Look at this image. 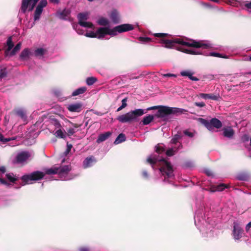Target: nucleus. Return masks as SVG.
<instances>
[{
    "label": "nucleus",
    "instance_id": "obj_1",
    "mask_svg": "<svg viewBox=\"0 0 251 251\" xmlns=\"http://www.w3.org/2000/svg\"><path fill=\"white\" fill-rule=\"evenodd\" d=\"M182 138L180 133L175 135L172 139L168 149H165L162 145H158L155 147V152L150 155L147 159L152 168L157 170L163 182L172 183L174 179V171L172 165L162 156L165 152L166 155L171 156L174 155L182 146L180 142Z\"/></svg>",
    "mask_w": 251,
    "mask_h": 251
},
{
    "label": "nucleus",
    "instance_id": "obj_2",
    "mask_svg": "<svg viewBox=\"0 0 251 251\" xmlns=\"http://www.w3.org/2000/svg\"><path fill=\"white\" fill-rule=\"evenodd\" d=\"M153 35L154 37L160 38L159 42L160 44H164L163 47L166 48L175 49L176 50L190 54H202L223 58H228L227 55H223L219 53L211 52L208 54L203 52L201 49H208L212 47L211 44L207 42L197 41L182 37H175L171 39H165L164 37L168 36V34L164 33H154Z\"/></svg>",
    "mask_w": 251,
    "mask_h": 251
},
{
    "label": "nucleus",
    "instance_id": "obj_3",
    "mask_svg": "<svg viewBox=\"0 0 251 251\" xmlns=\"http://www.w3.org/2000/svg\"><path fill=\"white\" fill-rule=\"evenodd\" d=\"M203 207L197 209L194 217L195 224L202 235L205 237H212L214 236L213 229L215 226V221L204 216Z\"/></svg>",
    "mask_w": 251,
    "mask_h": 251
},
{
    "label": "nucleus",
    "instance_id": "obj_4",
    "mask_svg": "<svg viewBox=\"0 0 251 251\" xmlns=\"http://www.w3.org/2000/svg\"><path fill=\"white\" fill-rule=\"evenodd\" d=\"M71 170L70 165L60 166L59 167H53L47 169L46 173L48 175L57 174L60 179L69 180L73 179L77 176L69 173Z\"/></svg>",
    "mask_w": 251,
    "mask_h": 251
},
{
    "label": "nucleus",
    "instance_id": "obj_5",
    "mask_svg": "<svg viewBox=\"0 0 251 251\" xmlns=\"http://www.w3.org/2000/svg\"><path fill=\"white\" fill-rule=\"evenodd\" d=\"M146 112H145L143 109H136L118 116L117 120L122 123H130L134 121H137L138 118L142 116Z\"/></svg>",
    "mask_w": 251,
    "mask_h": 251
},
{
    "label": "nucleus",
    "instance_id": "obj_6",
    "mask_svg": "<svg viewBox=\"0 0 251 251\" xmlns=\"http://www.w3.org/2000/svg\"><path fill=\"white\" fill-rule=\"evenodd\" d=\"M108 35L111 37L117 35L118 33H121L125 32L132 30L134 29V25L129 24H122L110 28L107 27Z\"/></svg>",
    "mask_w": 251,
    "mask_h": 251
},
{
    "label": "nucleus",
    "instance_id": "obj_7",
    "mask_svg": "<svg viewBox=\"0 0 251 251\" xmlns=\"http://www.w3.org/2000/svg\"><path fill=\"white\" fill-rule=\"evenodd\" d=\"M45 174L40 171H35L29 174L25 175L21 177L24 185L31 184L34 181H37L43 178Z\"/></svg>",
    "mask_w": 251,
    "mask_h": 251
},
{
    "label": "nucleus",
    "instance_id": "obj_8",
    "mask_svg": "<svg viewBox=\"0 0 251 251\" xmlns=\"http://www.w3.org/2000/svg\"><path fill=\"white\" fill-rule=\"evenodd\" d=\"M108 35L107 27H100L95 31L86 32L84 35L90 38H96L99 39H103L106 35Z\"/></svg>",
    "mask_w": 251,
    "mask_h": 251
},
{
    "label": "nucleus",
    "instance_id": "obj_9",
    "mask_svg": "<svg viewBox=\"0 0 251 251\" xmlns=\"http://www.w3.org/2000/svg\"><path fill=\"white\" fill-rule=\"evenodd\" d=\"M200 122L203 125L209 130L213 131L214 127L220 128L222 126V122L216 118H212L210 121L200 118Z\"/></svg>",
    "mask_w": 251,
    "mask_h": 251
},
{
    "label": "nucleus",
    "instance_id": "obj_10",
    "mask_svg": "<svg viewBox=\"0 0 251 251\" xmlns=\"http://www.w3.org/2000/svg\"><path fill=\"white\" fill-rule=\"evenodd\" d=\"M39 0H22L20 12L25 13L27 10H32Z\"/></svg>",
    "mask_w": 251,
    "mask_h": 251
},
{
    "label": "nucleus",
    "instance_id": "obj_11",
    "mask_svg": "<svg viewBox=\"0 0 251 251\" xmlns=\"http://www.w3.org/2000/svg\"><path fill=\"white\" fill-rule=\"evenodd\" d=\"M31 156L29 151H22L18 152L15 157V162L20 164H25Z\"/></svg>",
    "mask_w": 251,
    "mask_h": 251
},
{
    "label": "nucleus",
    "instance_id": "obj_12",
    "mask_svg": "<svg viewBox=\"0 0 251 251\" xmlns=\"http://www.w3.org/2000/svg\"><path fill=\"white\" fill-rule=\"evenodd\" d=\"M88 13L87 12L80 13L77 15L78 24L81 27L86 28H92L93 27V25L91 23L86 21L88 18Z\"/></svg>",
    "mask_w": 251,
    "mask_h": 251
},
{
    "label": "nucleus",
    "instance_id": "obj_13",
    "mask_svg": "<svg viewBox=\"0 0 251 251\" xmlns=\"http://www.w3.org/2000/svg\"><path fill=\"white\" fill-rule=\"evenodd\" d=\"M47 0H41L38 5H37L34 16V21H38L40 18V16L43 12V8L46 7L47 5Z\"/></svg>",
    "mask_w": 251,
    "mask_h": 251
},
{
    "label": "nucleus",
    "instance_id": "obj_14",
    "mask_svg": "<svg viewBox=\"0 0 251 251\" xmlns=\"http://www.w3.org/2000/svg\"><path fill=\"white\" fill-rule=\"evenodd\" d=\"M170 115L169 107L162 106L159 107L155 114V116L166 120Z\"/></svg>",
    "mask_w": 251,
    "mask_h": 251
},
{
    "label": "nucleus",
    "instance_id": "obj_15",
    "mask_svg": "<svg viewBox=\"0 0 251 251\" xmlns=\"http://www.w3.org/2000/svg\"><path fill=\"white\" fill-rule=\"evenodd\" d=\"M243 230L237 223H234L233 235L235 240H239L242 237Z\"/></svg>",
    "mask_w": 251,
    "mask_h": 251
},
{
    "label": "nucleus",
    "instance_id": "obj_16",
    "mask_svg": "<svg viewBox=\"0 0 251 251\" xmlns=\"http://www.w3.org/2000/svg\"><path fill=\"white\" fill-rule=\"evenodd\" d=\"M83 105L80 102H75L67 106L68 110L72 112H80L82 110Z\"/></svg>",
    "mask_w": 251,
    "mask_h": 251
},
{
    "label": "nucleus",
    "instance_id": "obj_17",
    "mask_svg": "<svg viewBox=\"0 0 251 251\" xmlns=\"http://www.w3.org/2000/svg\"><path fill=\"white\" fill-rule=\"evenodd\" d=\"M33 56V51L28 48L25 49L20 54L19 58L22 61L27 60Z\"/></svg>",
    "mask_w": 251,
    "mask_h": 251
},
{
    "label": "nucleus",
    "instance_id": "obj_18",
    "mask_svg": "<svg viewBox=\"0 0 251 251\" xmlns=\"http://www.w3.org/2000/svg\"><path fill=\"white\" fill-rule=\"evenodd\" d=\"M96 162L97 160L93 156L87 157L83 162V167L84 169L90 168L93 166Z\"/></svg>",
    "mask_w": 251,
    "mask_h": 251
},
{
    "label": "nucleus",
    "instance_id": "obj_19",
    "mask_svg": "<svg viewBox=\"0 0 251 251\" xmlns=\"http://www.w3.org/2000/svg\"><path fill=\"white\" fill-rule=\"evenodd\" d=\"M194 74V72L190 70L182 71L180 72V75L183 76H187L189 78L193 81H197L199 80V79L195 76H193V75Z\"/></svg>",
    "mask_w": 251,
    "mask_h": 251
},
{
    "label": "nucleus",
    "instance_id": "obj_20",
    "mask_svg": "<svg viewBox=\"0 0 251 251\" xmlns=\"http://www.w3.org/2000/svg\"><path fill=\"white\" fill-rule=\"evenodd\" d=\"M194 74V72L190 70L182 71L180 72V75L183 76H187L189 78L193 81H197L199 80V79L195 76H193V75Z\"/></svg>",
    "mask_w": 251,
    "mask_h": 251
},
{
    "label": "nucleus",
    "instance_id": "obj_21",
    "mask_svg": "<svg viewBox=\"0 0 251 251\" xmlns=\"http://www.w3.org/2000/svg\"><path fill=\"white\" fill-rule=\"evenodd\" d=\"M194 74V72L190 70L182 71L180 72V75L183 76H187L189 78L193 81H197L199 80V79L195 76H193V75Z\"/></svg>",
    "mask_w": 251,
    "mask_h": 251
},
{
    "label": "nucleus",
    "instance_id": "obj_22",
    "mask_svg": "<svg viewBox=\"0 0 251 251\" xmlns=\"http://www.w3.org/2000/svg\"><path fill=\"white\" fill-rule=\"evenodd\" d=\"M199 97L204 100L210 99L214 100H218L220 98L219 95H214L213 94L200 93Z\"/></svg>",
    "mask_w": 251,
    "mask_h": 251
},
{
    "label": "nucleus",
    "instance_id": "obj_23",
    "mask_svg": "<svg viewBox=\"0 0 251 251\" xmlns=\"http://www.w3.org/2000/svg\"><path fill=\"white\" fill-rule=\"evenodd\" d=\"M222 131L223 135L228 138H231L234 134V130L230 126L224 127Z\"/></svg>",
    "mask_w": 251,
    "mask_h": 251
},
{
    "label": "nucleus",
    "instance_id": "obj_24",
    "mask_svg": "<svg viewBox=\"0 0 251 251\" xmlns=\"http://www.w3.org/2000/svg\"><path fill=\"white\" fill-rule=\"evenodd\" d=\"M109 17L112 22L115 24L119 23L120 21V17L119 12L116 9H113L109 15Z\"/></svg>",
    "mask_w": 251,
    "mask_h": 251
},
{
    "label": "nucleus",
    "instance_id": "obj_25",
    "mask_svg": "<svg viewBox=\"0 0 251 251\" xmlns=\"http://www.w3.org/2000/svg\"><path fill=\"white\" fill-rule=\"evenodd\" d=\"M32 51L33 56L38 58H42L44 57V55L46 53L47 50L43 48H38Z\"/></svg>",
    "mask_w": 251,
    "mask_h": 251
},
{
    "label": "nucleus",
    "instance_id": "obj_26",
    "mask_svg": "<svg viewBox=\"0 0 251 251\" xmlns=\"http://www.w3.org/2000/svg\"><path fill=\"white\" fill-rule=\"evenodd\" d=\"M70 11L69 9H64L57 13V16L61 19L67 20L69 18Z\"/></svg>",
    "mask_w": 251,
    "mask_h": 251
},
{
    "label": "nucleus",
    "instance_id": "obj_27",
    "mask_svg": "<svg viewBox=\"0 0 251 251\" xmlns=\"http://www.w3.org/2000/svg\"><path fill=\"white\" fill-rule=\"evenodd\" d=\"M111 133L109 131L100 134L97 140V142L98 143H100L104 141L107 139H108V138L111 135Z\"/></svg>",
    "mask_w": 251,
    "mask_h": 251
},
{
    "label": "nucleus",
    "instance_id": "obj_28",
    "mask_svg": "<svg viewBox=\"0 0 251 251\" xmlns=\"http://www.w3.org/2000/svg\"><path fill=\"white\" fill-rule=\"evenodd\" d=\"M50 132L52 133L56 137L59 138H62L64 139L66 138V133L64 131H63V130L61 129V128H59L58 129H57L55 132L54 131H50Z\"/></svg>",
    "mask_w": 251,
    "mask_h": 251
},
{
    "label": "nucleus",
    "instance_id": "obj_29",
    "mask_svg": "<svg viewBox=\"0 0 251 251\" xmlns=\"http://www.w3.org/2000/svg\"><path fill=\"white\" fill-rule=\"evenodd\" d=\"M227 185L222 183L210 188V191L211 192H215L216 191H222L225 190L226 188H227Z\"/></svg>",
    "mask_w": 251,
    "mask_h": 251
},
{
    "label": "nucleus",
    "instance_id": "obj_30",
    "mask_svg": "<svg viewBox=\"0 0 251 251\" xmlns=\"http://www.w3.org/2000/svg\"><path fill=\"white\" fill-rule=\"evenodd\" d=\"M185 110L176 107H169V112L171 114H176V115L182 114Z\"/></svg>",
    "mask_w": 251,
    "mask_h": 251
},
{
    "label": "nucleus",
    "instance_id": "obj_31",
    "mask_svg": "<svg viewBox=\"0 0 251 251\" xmlns=\"http://www.w3.org/2000/svg\"><path fill=\"white\" fill-rule=\"evenodd\" d=\"M86 90H87V88L86 87H82L76 89L73 92L72 96L75 97V96L79 95L80 94H83L84 92H85L86 91Z\"/></svg>",
    "mask_w": 251,
    "mask_h": 251
},
{
    "label": "nucleus",
    "instance_id": "obj_32",
    "mask_svg": "<svg viewBox=\"0 0 251 251\" xmlns=\"http://www.w3.org/2000/svg\"><path fill=\"white\" fill-rule=\"evenodd\" d=\"M97 23L100 25L102 26H106L108 25L109 24V20L104 17H100L97 21ZM106 27V26H104Z\"/></svg>",
    "mask_w": 251,
    "mask_h": 251
},
{
    "label": "nucleus",
    "instance_id": "obj_33",
    "mask_svg": "<svg viewBox=\"0 0 251 251\" xmlns=\"http://www.w3.org/2000/svg\"><path fill=\"white\" fill-rule=\"evenodd\" d=\"M126 137L125 135L123 133H121L116 138L114 143L115 145H117L124 142L125 141H126Z\"/></svg>",
    "mask_w": 251,
    "mask_h": 251
},
{
    "label": "nucleus",
    "instance_id": "obj_34",
    "mask_svg": "<svg viewBox=\"0 0 251 251\" xmlns=\"http://www.w3.org/2000/svg\"><path fill=\"white\" fill-rule=\"evenodd\" d=\"M154 116L151 115H149L144 117L142 122L144 125H147L151 123L153 120Z\"/></svg>",
    "mask_w": 251,
    "mask_h": 251
},
{
    "label": "nucleus",
    "instance_id": "obj_35",
    "mask_svg": "<svg viewBox=\"0 0 251 251\" xmlns=\"http://www.w3.org/2000/svg\"><path fill=\"white\" fill-rule=\"evenodd\" d=\"M16 114L20 117L24 121L26 119V115L25 111L22 109H18L16 111Z\"/></svg>",
    "mask_w": 251,
    "mask_h": 251
},
{
    "label": "nucleus",
    "instance_id": "obj_36",
    "mask_svg": "<svg viewBox=\"0 0 251 251\" xmlns=\"http://www.w3.org/2000/svg\"><path fill=\"white\" fill-rule=\"evenodd\" d=\"M50 125L54 127L55 130L61 128L62 126L60 123L56 119H51L50 121Z\"/></svg>",
    "mask_w": 251,
    "mask_h": 251
},
{
    "label": "nucleus",
    "instance_id": "obj_37",
    "mask_svg": "<svg viewBox=\"0 0 251 251\" xmlns=\"http://www.w3.org/2000/svg\"><path fill=\"white\" fill-rule=\"evenodd\" d=\"M6 177L7 180L11 182H14L17 180V178L13 173H8L6 174Z\"/></svg>",
    "mask_w": 251,
    "mask_h": 251
},
{
    "label": "nucleus",
    "instance_id": "obj_38",
    "mask_svg": "<svg viewBox=\"0 0 251 251\" xmlns=\"http://www.w3.org/2000/svg\"><path fill=\"white\" fill-rule=\"evenodd\" d=\"M80 26L79 24L73 25V28L76 32L79 35H83L84 34V30L81 29Z\"/></svg>",
    "mask_w": 251,
    "mask_h": 251
},
{
    "label": "nucleus",
    "instance_id": "obj_39",
    "mask_svg": "<svg viewBox=\"0 0 251 251\" xmlns=\"http://www.w3.org/2000/svg\"><path fill=\"white\" fill-rule=\"evenodd\" d=\"M138 40L142 44H147L151 41V38L147 37H140Z\"/></svg>",
    "mask_w": 251,
    "mask_h": 251
},
{
    "label": "nucleus",
    "instance_id": "obj_40",
    "mask_svg": "<svg viewBox=\"0 0 251 251\" xmlns=\"http://www.w3.org/2000/svg\"><path fill=\"white\" fill-rule=\"evenodd\" d=\"M97 79L96 77H89L86 79V83L88 85H92L97 81Z\"/></svg>",
    "mask_w": 251,
    "mask_h": 251
},
{
    "label": "nucleus",
    "instance_id": "obj_41",
    "mask_svg": "<svg viewBox=\"0 0 251 251\" xmlns=\"http://www.w3.org/2000/svg\"><path fill=\"white\" fill-rule=\"evenodd\" d=\"M6 44L7 46V50L10 51L14 46V44L11 37L8 38Z\"/></svg>",
    "mask_w": 251,
    "mask_h": 251
},
{
    "label": "nucleus",
    "instance_id": "obj_42",
    "mask_svg": "<svg viewBox=\"0 0 251 251\" xmlns=\"http://www.w3.org/2000/svg\"><path fill=\"white\" fill-rule=\"evenodd\" d=\"M22 44L21 42L18 43L16 46L11 51L12 54H14L16 52L19 51L21 47Z\"/></svg>",
    "mask_w": 251,
    "mask_h": 251
},
{
    "label": "nucleus",
    "instance_id": "obj_43",
    "mask_svg": "<svg viewBox=\"0 0 251 251\" xmlns=\"http://www.w3.org/2000/svg\"><path fill=\"white\" fill-rule=\"evenodd\" d=\"M7 75V71L5 68L0 70V79L5 77Z\"/></svg>",
    "mask_w": 251,
    "mask_h": 251
},
{
    "label": "nucleus",
    "instance_id": "obj_44",
    "mask_svg": "<svg viewBox=\"0 0 251 251\" xmlns=\"http://www.w3.org/2000/svg\"><path fill=\"white\" fill-rule=\"evenodd\" d=\"M11 140L10 138H4L3 135L0 133V142L5 143Z\"/></svg>",
    "mask_w": 251,
    "mask_h": 251
},
{
    "label": "nucleus",
    "instance_id": "obj_45",
    "mask_svg": "<svg viewBox=\"0 0 251 251\" xmlns=\"http://www.w3.org/2000/svg\"><path fill=\"white\" fill-rule=\"evenodd\" d=\"M0 183L4 185L9 186L10 184L5 179L1 178L0 176Z\"/></svg>",
    "mask_w": 251,
    "mask_h": 251
},
{
    "label": "nucleus",
    "instance_id": "obj_46",
    "mask_svg": "<svg viewBox=\"0 0 251 251\" xmlns=\"http://www.w3.org/2000/svg\"><path fill=\"white\" fill-rule=\"evenodd\" d=\"M237 177L240 180H246L247 179V176L243 174L238 175Z\"/></svg>",
    "mask_w": 251,
    "mask_h": 251
},
{
    "label": "nucleus",
    "instance_id": "obj_47",
    "mask_svg": "<svg viewBox=\"0 0 251 251\" xmlns=\"http://www.w3.org/2000/svg\"><path fill=\"white\" fill-rule=\"evenodd\" d=\"M67 132L68 135L71 136L73 135L76 132V131L74 128H70L68 129Z\"/></svg>",
    "mask_w": 251,
    "mask_h": 251
},
{
    "label": "nucleus",
    "instance_id": "obj_48",
    "mask_svg": "<svg viewBox=\"0 0 251 251\" xmlns=\"http://www.w3.org/2000/svg\"><path fill=\"white\" fill-rule=\"evenodd\" d=\"M78 251H91V250L89 247L84 246L79 248Z\"/></svg>",
    "mask_w": 251,
    "mask_h": 251
},
{
    "label": "nucleus",
    "instance_id": "obj_49",
    "mask_svg": "<svg viewBox=\"0 0 251 251\" xmlns=\"http://www.w3.org/2000/svg\"><path fill=\"white\" fill-rule=\"evenodd\" d=\"M184 133L185 135L189 137H192L194 136L193 133L190 132L188 130H186L184 131Z\"/></svg>",
    "mask_w": 251,
    "mask_h": 251
},
{
    "label": "nucleus",
    "instance_id": "obj_50",
    "mask_svg": "<svg viewBox=\"0 0 251 251\" xmlns=\"http://www.w3.org/2000/svg\"><path fill=\"white\" fill-rule=\"evenodd\" d=\"M195 105L200 107H203L205 106V104L203 102H196L195 103Z\"/></svg>",
    "mask_w": 251,
    "mask_h": 251
},
{
    "label": "nucleus",
    "instance_id": "obj_51",
    "mask_svg": "<svg viewBox=\"0 0 251 251\" xmlns=\"http://www.w3.org/2000/svg\"><path fill=\"white\" fill-rule=\"evenodd\" d=\"M142 176L145 179H148L149 177V175L146 170H143L142 172Z\"/></svg>",
    "mask_w": 251,
    "mask_h": 251
},
{
    "label": "nucleus",
    "instance_id": "obj_52",
    "mask_svg": "<svg viewBox=\"0 0 251 251\" xmlns=\"http://www.w3.org/2000/svg\"><path fill=\"white\" fill-rule=\"evenodd\" d=\"M160 106H152V107H149L146 110H144V112L146 113L147 111H149V110H153V109H159Z\"/></svg>",
    "mask_w": 251,
    "mask_h": 251
},
{
    "label": "nucleus",
    "instance_id": "obj_53",
    "mask_svg": "<svg viewBox=\"0 0 251 251\" xmlns=\"http://www.w3.org/2000/svg\"><path fill=\"white\" fill-rule=\"evenodd\" d=\"M163 76L165 77H176V75L175 74H173L168 73V74H163Z\"/></svg>",
    "mask_w": 251,
    "mask_h": 251
},
{
    "label": "nucleus",
    "instance_id": "obj_54",
    "mask_svg": "<svg viewBox=\"0 0 251 251\" xmlns=\"http://www.w3.org/2000/svg\"><path fill=\"white\" fill-rule=\"evenodd\" d=\"M127 100V99L126 98H125V99H123L122 100V106L123 107H126L127 105L126 102Z\"/></svg>",
    "mask_w": 251,
    "mask_h": 251
},
{
    "label": "nucleus",
    "instance_id": "obj_55",
    "mask_svg": "<svg viewBox=\"0 0 251 251\" xmlns=\"http://www.w3.org/2000/svg\"><path fill=\"white\" fill-rule=\"evenodd\" d=\"M245 7L247 8L248 11L251 13V1L245 4Z\"/></svg>",
    "mask_w": 251,
    "mask_h": 251
},
{
    "label": "nucleus",
    "instance_id": "obj_56",
    "mask_svg": "<svg viewBox=\"0 0 251 251\" xmlns=\"http://www.w3.org/2000/svg\"><path fill=\"white\" fill-rule=\"evenodd\" d=\"M53 94L57 97H59L61 96V91L58 89H55L53 91Z\"/></svg>",
    "mask_w": 251,
    "mask_h": 251
},
{
    "label": "nucleus",
    "instance_id": "obj_57",
    "mask_svg": "<svg viewBox=\"0 0 251 251\" xmlns=\"http://www.w3.org/2000/svg\"><path fill=\"white\" fill-rule=\"evenodd\" d=\"M6 172L5 167L4 166L0 167V175H2Z\"/></svg>",
    "mask_w": 251,
    "mask_h": 251
},
{
    "label": "nucleus",
    "instance_id": "obj_58",
    "mask_svg": "<svg viewBox=\"0 0 251 251\" xmlns=\"http://www.w3.org/2000/svg\"><path fill=\"white\" fill-rule=\"evenodd\" d=\"M242 139L244 142L248 141L249 140V137L248 135L245 134L242 136Z\"/></svg>",
    "mask_w": 251,
    "mask_h": 251
},
{
    "label": "nucleus",
    "instance_id": "obj_59",
    "mask_svg": "<svg viewBox=\"0 0 251 251\" xmlns=\"http://www.w3.org/2000/svg\"><path fill=\"white\" fill-rule=\"evenodd\" d=\"M205 174L208 176H213V173L210 170H208V169H206L205 170Z\"/></svg>",
    "mask_w": 251,
    "mask_h": 251
},
{
    "label": "nucleus",
    "instance_id": "obj_60",
    "mask_svg": "<svg viewBox=\"0 0 251 251\" xmlns=\"http://www.w3.org/2000/svg\"><path fill=\"white\" fill-rule=\"evenodd\" d=\"M72 148V145L71 144H67V150H66L65 152L66 153H69Z\"/></svg>",
    "mask_w": 251,
    "mask_h": 251
},
{
    "label": "nucleus",
    "instance_id": "obj_61",
    "mask_svg": "<svg viewBox=\"0 0 251 251\" xmlns=\"http://www.w3.org/2000/svg\"><path fill=\"white\" fill-rule=\"evenodd\" d=\"M246 228L247 230H249L251 228V221L247 224Z\"/></svg>",
    "mask_w": 251,
    "mask_h": 251
},
{
    "label": "nucleus",
    "instance_id": "obj_62",
    "mask_svg": "<svg viewBox=\"0 0 251 251\" xmlns=\"http://www.w3.org/2000/svg\"><path fill=\"white\" fill-rule=\"evenodd\" d=\"M50 2L54 4H58L59 2V0H50Z\"/></svg>",
    "mask_w": 251,
    "mask_h": 251
},
{
    "label": "nucleus",
    "instance_id": "obj_63",
    "mask_svg": "<svg viewBox=\"0 0 251 251\" xmlns=\"http://www.w3.org/2000/svg\"><path fill=\"white\" fill-rule=\"evenodd\" d=\"M186 165L187 167H192L193 165H192V163H191V162H187L186 163Z\"/></svg>",
    "mask_w": 251,
    "mask_h": 251
},
{
    "label": "nucleus",
    "instance_id": "obj_64",
    "mask_svg": "<svg viewBox=\"0 0 251 251\" xmlns=\"http://www.w3.org/2000/svg\"><path fill=\"white\" fill-rule=\"evenodd\" d=\"M72 125L74 127V128H78L80 126V125H78L76 124H72Z\"/></svg>",
    "mask_w": 251,
    "mask_h": 251
}]
</instances>
